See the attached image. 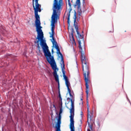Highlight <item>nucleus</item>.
<instances>
[{"mask_svg": "<svg viewBox=\"0 0 131 131\" xmlns=\"http://www.w3.org/2000/svg\"><path fill=\"white\" fill-rule=\"evenodd\" d=\"M53 106L54 107V108H56V106H55V105H53Z\"/></svg>", "mask_w": 131, "mask_h": 131, "instance_id": "nucleus-27", "label": "nucleus"}, {"mask_svg": "<svg viewBox=\"0 0 131 131\" xmlns=\"http://www.w3.org/2000/svg\"><path fill=\"white\" fill-rule=\"evenodd\" d=\"M60 57H61V62H64V59L63 58V55H60Z\"/></svg>", "mask_w": 131, "mask_h": 131, "instance_id": "nucleus-19", "label": "nucleus"}, {"mask_svg": "<svg viewBox=\"0 0 131 131\" xmlns=\"http://www.w3.org/2000/svg\"><path fill=\"white\" fill-rule=\"evenodd\" d=\"M80 115H81V116H82L83 115V113L82 112V111H81V114H80Z\"/></svg>", "mask_w": 131, "mask_h": 131, "instance_id": "nucleus-23", "label": "nucleus"}, {"mask_svg": "<svg viewBox=\"0 0 131 131\" xmlns=\"http://www.w3.org/2000/svg\"><path fill=\"white\" fill-rule=\"evenodd\" d=\"M70 13H71V9H70L68 12H67V16H68V29L70 32H71V35L70 36V40L73 43L75 42V39H74V29H73V27H70Z\"/></svg>", "mask_w": 131, "mask_h": 131, "instance_id": "nucleus-7", "label": "nucleus"}, {"mask_svg": "<svg viewBox=\"0 0 131 131\" xmlns=\"http://www.w3.org/2000/svg\"><path fill=\"white\" fill-rule=\"evenodd\" d=\"M84 4H85V1L83 0V5H84Z\"/></svg>", "mask_w": 131, "mask_h": 131, "instance_id": "nucleus-24", "label": "nucleus"}, {"mask_svg": "<svg viewBox=\"0 0 131 131\" xmlns=\"http://www.w3.org/2000/svg\"><path fill=\"white\" fill-rule=\"evenodd\" d=\"M51 52L52 54H54V48L52 49Z\"/></svg>", "mask_w": 131, "mask_h": 131, "instance_id": "nucleus-22", "label": "nucleus"}, {"mask_svg": "<svg viewBox=\"0 0 131 131\" xmlns=\"http://www.w3.org/2000/svg\"><path fill=\"white\" fill-rule=\"evenodd\" d=\"M56 50H57L56 53H57V55H60V56H62V55H63L60 51V48H58V49H57Z\"/></svg>", "mask_w": 131, "mask_h": 131, "instance_id": "nucleus-15", "label": "nucleus"}, {"mask_svg": "<svg viewBox=\"0 0 131 131\" xmlns=\"http://www.w3.org/2000/svg\"><path fill=\"white\" fill-rule=\"evenodd\" d=\"M35 24L36 29V31H37V37L36 38V39H37V40L35 41V43H37V48L39 51V53H40V46H39V45L41 46L47 61L49 64H50L52 69L53 70V76L56 82H58L59 90L58 94L59 95H61L60 93L59 76L57 74V71H59V69L57 68V64L54 59V56H52V54L51 53V52H50V50H49V47L47 45L46 40L43 39V32H42V30H41L42 27L40 26V23H35Z\"/></svg>", "mask_w": 131, "mask_h": 131, "instance_id": "nucleus-1", "label": "nucleus"}, {"mask_svg": "<svg viewBox=\"0 0 131 131\" xmlns=\"http://www.w3.org/2000/svg\"><path fill=\"white\" fill-rule=\"evenodd\" d=\"M71 131H75V128L74 127H70Z\"/></svg>", "mask_w": 131, "mask_h": 131, "instance_id": "nucleus-16", "label": "nucleus"}, {"mask_svg": "<svg viewBox=\"0 0 131 131\" xmlns=\"http://www.w3.org/2000/svg\"><path fill=\"white\" fill-rule=\"evenodd\" d=\"M61 117H61V115H58V118L57 120H61Z\"/></svg>", "mask_w": 131, "mask_h": 131, "instance_id": "nucleus-20", "label": "nucleus"}, {"mask_svg": "<svg viewBox=\"0 0 131 131\" xmlns=\"http://www.w3.org/2000/svg\"><path fill=\"white\" fill-rule=\"evenodd\" d=\"M75 6H78L77 11L78 16H81L82 14V11L81 10V8L80 7V0H76Z\"/></svg>", "mask_w": 131, "mask_h": 131, "instance_id": "nucleus-9", "label": "nucleus"}, {"mask_svg": "<svg viewBox=\"0 0 131 131\" xmlns=\"http://www.w3.org/2000/svg\"><path fill=\"white\" fill-rule=\"evenodd\" d=\"M83 47H84V43L83 44Z\"/></svg>", "mask_w": 131, "mask_h": 131, "instance_id": "nucleus-28", "label": "nucleus"}, {"mask_svg": "<svg viewBox=\"0 0 131 131\" xmlns=\"http://www.w3.org/2000/svg\"><path fill=\"white\" fill-rule=\"evenodd\" d=\"M90 113H91V112L89 111V107H88V120H89V118L91 119V118H92V116L91 115H90Z\"/></svg>", "mask_w": 131, "mask_h": 131, "instance_id": "nucleus-14", "label": "nucleus"}, {"mask_svg": "<svg viewBox=\"0 0 131 131\" xmlns=\"http://www.w3.org/2000/svg\"><path fill=\"white\" fill-rule=\"evenodd\" d=\"M81 60L82 65L83 75L84 76V79L85 82L86 96L89 95V89L90 85L89 83L91 82L90 80V64L89 63V60L86 59L84 52H81Z\"/></svg>", "mask_w": 131, "mask_h": 131, "instance_id": "nucleus-2", "label": "nucleus"}, {"mask_svg": "<svg viewBox=\"0 0 131 131\" xmlns=\"http://www.w3.org/2000/svg\"><path fill=\"white\" fill-rule=\"evenodd\" d=\"M63 112V109H62V107L60 108L59 115L62 114V113Z\"/></svg>", "mask_w": 131, "mask_h": 131, "instance_id": "nucleus-17", "label": "nucleus"}, {"mask_svg": "<svg viewBox=\"0 0 131 131\" xmlns=\"http://www.w3.org/2000/svg\"><path fill=\"white\" fill-rule=\"evenodd\" d=\"M68 89V91L69 92V95L70 97H72V98H73V96L72 95V94H71V90H70V88H69V86L67 87Z\"/></svg>", "mask_w": 131, "mask_h": 131, "instance_id": "nucleus-13", "label": "nucleus"}, {"mask_svg": "<svg viewBox=\"0 0 131 131\" xmlns=\"http://www.w3.org/2000/svg\"><path fill=\"white\" fill-rule=\"evenodd\" d=\"M61 65L62 71H65V63L64 61L61 62Z\"/></svg>", "mask_w": 131, "mask_h": 131, "instance_id": "nucleus-12", "label": "nucleus"}, {"mask_svg": "<svg viewBox=\"0 0 131 131\" xmlns=\"http://www.w3.org/2000/svg\"><path fill=\"white\" fill-rule=\"evenodd\" d=\"M63 5V0H54L53 13H61Z\"/></svg>", "mask_w": 131, "mask_h": 131, "instance_id": "nucleus-6", "label": "nucleus"}, {"mask_svg": "<svg viewBox=\"0 0 131 131\" xmlns=\"http://www.w3.org/2000/svg\"><path fill=\"white\" fill-rule=\"evenodd\" d=\"M71 107L70 109V127H74V101H73V99H71Z\"/></svg>", "mask_w": 131, "mask_h": 131, "instance_id": "nucleus-8", "label": "nucleus"}, {"mask_svg": "<svg viewBox=\"0 0 131 131\" xmlns=\"http://www.w3.org/2000/svg\"><path fill=\"white\" fill-rule=\"evenodd\" d=\"M74 26L76 29V31L77 32V40L78 42L79 43V49L80 50V53L84 52L83 50L82 49V46L81 45V41H83V42H84V41L83 40V35H81L80 33H79V31H78V25L77 24V23H76V12H75L74 13Z\"/></svg>", "mask_w": 131, "mask_h": 131, "instance_id": "nucleus-4", "label": "nucleus"}, {"mask_svg": "<svg viewBox=\"0 0 131 131\" xmlns=\"http://www.w3.org/2000/svg\"><path fill=\"white\" fill-rule=\"evenodd\" d=\"M68 5L69 6L70 8H71V3H70V0H68Z\"/></svg>", "mask_w": 131, "mask_h": 131, "instance_id": "nucleus-18", "label": "nucleus"}, {"mask_svg": "<svg viewBox=\"0 0 131 131\" xmlns=\"http://www.w3.org/2000/svg\"><path fill=\"white\" fill-rule=\"evenodd\" d=\"M62 71V74L63 76V78L66 81V85L67 87L70 86V82L69 81H68V77H67L66 75L65 74V71Z\"/></svg>", "mask_w": 131, "mask_h": 131, "instance_id": "nucleus-10", "label": "nucleus"}, {"mask_svg": "<svg viewBox=\"0 0 131 131\" xmlns=\"http://www.w3.org/2000/svg\"><path fill=\"white\" fill-rule=\"evenodd\" d=\"M88 124L89 125L90 128H91V129H93V127L92 126V125H90V122H88Z\"/></svg>", "mask_w": 131, "mask_h": 131, "instance_id": "nucleus-21", "label": "nucleus"}, {"mask_svg": "<svg viewBox=\"0 0 131 131\" xmlns=\"http://www.w3.org/2000/svg\"><path fill=\"white\" fill-rule=\"evenodd\" d=\"M68 100H70V98H68Z\"/></svg>", "mask_w": 131, "mask_h": 131, "instance_id": "nucleus-26", "label": "nucleus"}, {"mask_svg": "<svg viewBox=\"0 0 131 131\" xmlns=\"http://www.w3.org/2000/svg\"><path fill=\"white\" fill-rule=\"evenodd\" d=\"M88 131H91L90 129H88Z\"/></svg>", "mask_w": 131, "mask_h": 131, "instance_id": "nucleus-25", "label": "nucleus"}, {"mask_svg": "<svg viewBox=\"0 0 131 131\" xmlns=\"http://www.w3.org/2000/svg\"><path fill=\"white\" fill-rule=\"evenodd\" d=\"M61 127V120H57V126L56 131H61L60 127Z\"/></svg>", "mask_w": 131, "mask_h": 131, "instance_id": "nucleus-11", "label": "nucleus"}, {"mask_svg": "<svg viewBox=\"0 0 131 131\" xmlns=\"http://www.w3.org/2000/svg\"><path fill=\"white\" fill-rule=\"evenodd\" d=\"M61 12H56V13H52V15L51 16V32L52 34L50 35V37H52V40L51 42H52V45L53 47H55L56 50H58L60 49L59 47V45H58V43L55 39V37L54 35H55V31L54 30V28H55V24L58 22V19H59V17H60V15Z\"/></svg>", "mask_w": 131, "mask_h": 131, "instance_id": "nucleus-3", "label": "nucleus"}, {"mask_svg": "<svg viewBox=\"0 0 131 131\" xmlns=\"http://www.w3.org/2000/svg\"><path fill=\"white\" fill-rule=\"evenodd\" d=\"M38 1L39 0H32L33 7L34 10L35 21V23H40V19L39 18V13L41 12V5L38 4Z\"/></svg>", "mask_w": 131, "mask_h": 131, "instance_id": "nucleus-5", "label": "nucleus"}]
</instances>
